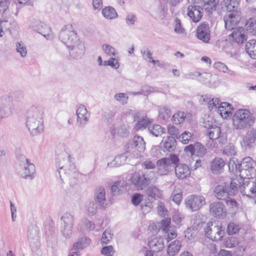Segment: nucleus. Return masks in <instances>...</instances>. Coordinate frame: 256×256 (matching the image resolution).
I'll return each instance as SVG.
<instances>
[{
  "instance_id": "nucleus-2",
  "label": "nucleus",
  "mask_w": 256,
  "mask_h": 256,
  "mask_svg": "<svg viewBox=\"0 0 256 256\" xmlns=\"http://www.w3.org/2000/svg\"><path fill=\"white\" fill-rule=\"evenodd\" d=\"M233 125L236 130L248 128L254 123L250 112L246 109L238 110L232 117Z\"/></svg>"
},
{
  "instance_id": "nucleus-19",
  "label": "nucleus",
  "mask_w": 256,
  "mask_h": 256,
  "mask_svg": "<svg viewBox=\"0 0 256 256\" xmlns=\"http://www.w3.org/2000/svg\"><path fill=\"white\" fill-rule=\"evenodd\" d=\"M224 20L226 28L230 30H234V27L240 22V18L237 12H232L225 16Z\"/></svg>"
},
{
  "instance_id": "nucleus-22",
  "label": "nucleus",
  "mask_w": 256,
  "mask_h": 256,
  "mask_svg": "<svg viewBox=\"0 0 256 256\" xmlns=\"http://www.w3.org/2000/svg\"><path fill=\"white\" fill-rule=\"evenodd\" d=\"M232 40L238 44H243L247 40V36L244 28L239 27L234 30L230 35Z\"/></svg>"
},
{
  "instance_id": "nucleus-62",
  "label": "nucleus",
  "mask_w": 256,
  "mask_h": 256,
  "mask_svg": "<svg viewBox=\"0 0 256 256\" xmlns=\"http://www.w3.org/2000/svg\"><path fill=\"white\" fill-rule=\"evenodd\" d=\"M143 198V195L140 194H134L132 198V202L134 206L138 205L142 201Z\"/></svg>"
},
{
  "instance_id": "nucleus-61",
  "label": "nucleus",
  "mask_w": 256,
  "mask_h": 256,
  "mask_svg": "<svg viewBox=\"0 0 256 256\" xmlns=\"http://www.w3.org/2000/svg\"><path fill=\"white\" fill-rule=\"evenodd\" d=\"M136 20V17L132 14H128L126 18V22L128 26H132L134 24Z\"/></svg>"
},
{
  "instance_id": "nucleus-59",
  "label": "nucleus",
  "mask_w": 256,
  "mask_h": 256,
  "mask_svg": "<svg viewBox=\"0 0 256 256\" xmlns=\"http://www.w3.org/2000/svg\"><path fill=\"white\" fill-rule=\"evenodd\" d=\"M239 229L238 226L234 222L230 223L228 226V232L230 235L236 234L238 231Z\"/></svg>"
},
{
  "instance_id": "nucleus-11",
  "label": "nucleus",
  "mask_w": 256,
  "mask_h": 256,
  "mask_svg": "<svg viewBox=\"0 0 256 256\" xmlns=\"http://www.w3.org/2000/svg\"><path fill=\"white\" fill-rule=\"evenodd\" d=\"M241 194L248 197L254 198L256 196V182L248 179H244L240 186Z\"/></svg>"
},
{
  "instance_id": "nucleus-47",
  "label": "nucleus",
  "mask_w": 256,
  "mask_h": 256,
  "mask_svg": "<svg viewBox=\"0 0 256 256\" xmlns=\"http://www.w3.org/2000/svg\"><path fill=\"white\" fill-rule=\"evenodd\" d=\"M194 134L188 131H184L178 137L179 140L184 144H187L194 139Z\"/></svg>"
},
{
  "instance_id": "nucleus-36",
  "label": "nucleus",
  "mask_w": 256,
  "mask_h": 256,
  "mask_svg": "<svg viewBox=\"0 0 256 256\" xmlns=\"http://www.w3.org/2000/svg\"><path fill=\"white\" fill-rule=\"evenodd\" d=\"M218 2V0H202L201 4L202 8L208 12H212L215 9Z\"/></svg>"
},
{
  "instance_id": "nucleus-28",
  "label": "nucleus",
  "mask_w": 256,
  "mask_h": 256,
  "mask_svg": "<svg viewBox=\"0 0 256 256\" xmlns=\"http://www.w3.org/2000/svg\"><path fill=\"white\" fill-rule=\"evenodd\" d=\"M130 148L139 152H142L146 148L145 142L142 136H136L134 137L130 144Z\"/></svg>"
},
{
  "instance_id": "nucleus-64",
  "label": "nucleus",
  "mask_w": 256,
  "mask_h": 256,
  "mask_svg": "<svg viewBox=\"0 0 256 256\" xmlns=\"http://www.w3.org/2000/svg\"><path fill=\"white\" fill-rule=\"evenodd\" d=\"M141 53L144 59L150 62L152 58V54L148 48H144L141 50Z\"/></svg>"
},
{
  "instance_id": "nucleus-10",
  "label": "nucleus",
  "mask_w": 256,
  "mask_h": 256,
  "mask_svg": "<svg viewBox=\"0 0 256 256\" xmlns=\"http://www.w3.org/2000/svg\"><path fill=\"white\" fill-rule=\"evenodd\" d=\"M61 163L58 164V166H59L58 172L61 178L62 175L70 176L73 174L76 173V168L72 160L70 155L68 154L67 158L63 160Z\"/></svg>"
},
{
  "instance_id": "nucleus-27",
  "label": "nucleus",
  "mask_w": 256,
  "mask_h": 256,
  "mask_svg": "<svg viewBox=\"0 0 256 256\" xmlns=\"http://www.w3.org/2000/svg\"><path fill=\"white\" fill-rule=\"evenodd\" d=\"M218 102V98H212L208 95H202L200 100V102L202 104H207L208 108L210 110H216L219 104Z\"/></svg>"
},
{
  "instance_id": "nucleus-18",
  "label": "nucleus",
  "mask_w": 256,
  "mask_h": 256,
  "mask_svg": "<svg viewBox=\"0 0 256 256\" xmlns=\"http://www.w3.org/2000/svg\"><path fill=\"white\" fill-rule=\"evenodd\" d=\"M68 48L70 50V56L74 59L80 58L84 53V44L80 40Z\"/></svg>"
},
{
  "instance_id": "nucleus-4",
  "label": "nucleus",
  "mask_w": 256,
  "mask_h": 256,
  "mask_svg": "<svg viewBox=\"0 0 256 256\" xmlns=\"http://www.w3.org/2000/svg\"><path fill=\"white\" fill-rule=\"evenodd\" d=\"M20 162L18 172L24 178L32 179L35 175V166L25 156L20 154L18 158Z\"/></svg>"
},
{
  "instance_id": "nucleus-15",
  "label": "nucleus",
  "mask_w": 256,
  "mask_h": 256,
  "mask_svg": "<svg viewBox=\"0 0 256 256\" xmlns=\"http://www.w3.org/2000/svg\"><path fill=\"white\" fill-rule=\"evenodd\" d=\"M14 108L12 100L9 96L0 97V114L8 116Z\"/></svg>"
},
{
  "instance_id": "nucleus-50",
  "label": "nucleus",
  "mask_w": 256,
  "mask_h": 256,
  "mask_svg": "<svg viewBox=\"0 0 256 256\" xmlns=\"http://www.w3.org/2000/svg\"><path fill=\"white\" fill-rule=\"evenodd\" d=\"M212 76L210 73L200 74V77L198 78L200 82L204 83L208 86H211V80L212 79Z\"/></svg>"
},
{
  "instance_id": "nucleus-31",
  "label": "nucleus",
  "mask_w": 256,
  "mask_h": 256,
  "mask_svg": "<svg viewBox=\"0 0 256 256\" xmlns=\"http://www.w3.org/2000/svg\"><path fill=\"white\" fill-rule=\"evenodd\" d=\"M149 200H157L162 196V192L154 186H149L146 190Z\"/></svg>"
},
{
  "instance_id": "nucleus-26",
  "label": "nucleus",
  "mask_w": 256,
  "mask_h": 256,
  "mask_svg": "<svg viewBox=\"0 0 256 256\" xmlns=\"http://www.w3.org/2000/svg\"><path fill=\"white\" fill-rule=\"evenodd\" d=\"M94 200L96 204L100 208H104L106 201V192L104 188H98L94 192Z\"/></svg>"
},
{
  "instance_id": "nucleus-35",
  "label": "nucleus",
  "mask_w": 256,
  "mask_h": 256,
  "mask_svg": "<svg viewBox=\"0 0 256 256\" xmlns=\"http://www.w3.org/2000/svg\"><path fill=\"white\" fill-rule=\"evenodd\" d=\"M246 50L252 58L256 59V40H250L246 44Z\"/></svg>"
},
{
  "instance_id": "nucleus-21",
  "label": "nucleus",
  "mask_w": 256,
  "mask_h": 256,
  "mask_svg": "<svg viewBox=\"0 0 256 256\" xmlns=\"http://www.w3.org/2000/svg\"><path fill=\"white\" fill-rule=\"evenodd\" d=\"M197 37L204 42H208L210 40V30L208 24H202L198 26Z\"/></svg>"
},
{
  "instance_id": "nucleus-33",
  "label": "nucleus",
  "mask_w": 256,
  "mask_h": 256,
  "mask_svg": "<svg viewBox=\"0 0 256 256\" xmlns=\"http://www.w3.org/2000/svg\"><path fill=\"white\" fill-rule=\"evenodd\" d=\"M91 242L90 239L86 236H82L78 238L77 241L73 245V249L74 250H82L88 246Z\"/></svg>"
},
{
  "instance_id": "nucleus-14",
  "label": "nucleus",
  "mask_w": 256,
  "mask_h": 256,
  "mask_svg": "<svg viewBox=\"0 0 256 256\" xmlns=\"http://www.w3.org/2000/svg\"><path fill=\"white\" fill-rule=\"evenodd\" d=\"M244 180L238 176L236 178L232 179L230 182H226L224 186L228 196H235L238 192V188H240V184H242Z\"/></svg>"
},
{
  "instance_id": "nucleus-55",
  "label": "nucleus",
  "mask_w": 256,
  "mask_h": 256,
  "mask_svg": "<svg viewBox=\"0 0 256 256\" xmlns=\"http://www.w3.org/2000/svg\"><path fill=\"white\" fill-rule=\"evenodd\" d=\"M225 246L226 248H234L238 244V241L237 238L234 237H230L228 238L224 242Z\"/></svg>"
},
{
  "instance_id": "nucleus-41",
  "label": "nucleus",
  "mask_w": 256,
  "mask_h": 256,
  "mask_svg": "<svg viewBox=\"0 0 256 256\" xmlns=\"http://www.w3.org/2000/svg\"><path fill=\"white\" fill-rule=\"evenodd\" d=\"M124 184L125 182L124 180H118L114 182L111 188L112 194L115 196L120 194L124 190Z\"/></svg>"
},
{
  "instance_id": "nucleus-12",
  "label": "nucleus",
  "mask_w": 256,
  "mask_h": 256,
  "mask_svg": "<svg viewBox=\"0 0 256 256\" xmlns=\"http://www.w3.org/2000/svg\"><path fill=\"white\" fill-rule=\"evenodd\" d=\"M62 220L64 222V226L62 232L65 238H70L72 234L74 223V216L70 213L66 212L62 217Z\"/></svg>"
},
{
  "instance_id": "nucleus-43",
  "label": "nucleus",
  "mask_w": 256,
  "mask_h": 256,
  "mask_svg": "<svg viewBox=\"0 0 256 256\" xmlns=\"http://www.w3.org/2000/svg\"><path fill=\"white\" fill-rule=\"evenodd\" d=\"M246 30L253 35L256 34V18H250L246 24Z\"/></svg>"
},
{
  "instance_id": "nucleus-32",
  "label": "nucleus",
  "mask_w": 256,
  "mask_h": 256,
  "mask_svg": "<svg viewBox=\"0 0 256 256\" xmlns=\"http://www.w3.org/2000/svg\"><path fill=\"white\" fill-rule=\"evenodd\" d=\"M181 247L182 242L180 240H176L171 242L167 248L168 254L170 256H175L179 252Z\"/></svg>"
},
{
  "instance_id": "nucleus-56",
  "label": "nucleus",
  "mask_w": 256,
  "mask_h": 256,
  "mask_svg": "<svg viewBox=\"0 0 256 256\" xmlns=\"http://www.w3.org/2000/svg\"><path fill=\"white\" fill-rule=\"evenodd\" d=\"M114 98L122 104H127L128 96L124 93H118L114 95Z\"/></svg>"
},
{
  "instance_id": "nucleus-25",
  "label": "nucleus",
  "mask_w": 256,
  "mask_h": 256,
  "mask_svg": "<svg viewBox=\"0 0 256 256\" xmlns=\"http://www.w3.org/2000/svg\"><path fill=\"white\" fill-rule=\"evenodd\" d=\"M240 0H223L222 8L229 12H237L240 7Z\"/></svg>"
},
{
  "instance_id": "nucleus-1",
  "label": "nucleus",
  "mask_w": 256,
  "mask_h": 256,
  "mask_svg": "<svg viewBox=\"0 0 256 256\" xmlns=\"http://www.w3.org/2000/svg\"><path fill=\"white\" fill-rule=\"evenodd\" d=\"M43 110L36 106L29 108L26 115V126L32 136L41 134L44 129Z\"/></svg>"
},
{
  "instance_id": "nucleus-38",
  "label": "nucleus",
  "mask_w": 256,
  "mask_h": 256,
  "mask_svg": "<svg viewBox=\"0 0 256 256\" xmlns=\"http://www.w3.org/2000/svg\"><path fill=\"white\" fill-rule=\"evenodd\" d=\"M221 128L218 126H212L207 130L209 138L212 140H217L220 137Z\"/></svg>"
},
{
  "instance_id": "nucleus-8",
  "label": "nucleus",
  "mask_w": 256,
  "mask_h": 256,
  "mask_svg": "<svg viewBox=\"0 0 256 256\" xmlns=\"http://www.w3.org/2000/svg\"><path fill=\"white\" fill-rule=\"evenodd\" d=\"M184 204L188 210L190 212H196L205 205L206 201L204 196L192 194L186 198L184 200Z\"/></svg>"
},
{
  "instance_id": "nucleus-46",
  "label": "nucleus",
  "mask_w": 256,
  "mask_h": 256,
  "mask_svg": "<svg viewBox=\"0 0 256 256\" xmlns=\"http://www.w3.org/2000/svg\"><path fill=\"white\" fill-rule=\"evenodd\" d=\"M186 114L184 112L178 111L172 116V121L175 124H180L184 122Z\"/></svg>"
},
{
  "instance_id": "nucleus-17",
  "label": "nucleus",
  "mask_w": 256,
  "mask_h": 256,
  "mask_svg": "<svg viewBox=\"0 0 256 256\" xmlns=\"http://www.w3.org/2000/svg\"><path fill=\"white\" fill-rule=\"evenodd\" d=\"M184 151L190 152L192 156H196L202 158L206 154V148L200 143L196 142L194 144H190L184 148Z\"/></svg>"
},
{
  "instance_id": "nucleus-49",
  "label": "nucleus",
  "mask_w": 256,
  "mask_h": 256,
  "mask_svg": "<svg viewBox=\"0 0 256 256\" xmlns=\"http://www.w3.org/2000/svg\"><path fill=\"white\" fill-rule=\"evenodd\" d=\"M182 192L180 188H174L172 191L170 198L176 204H179L182 200Z\"/></svg>"
},
{
  "instance_id": "nucleus-16",
  "label": "nucleus",
  "mask_w": 256,
  "mask_h": 256,
  "mask_svg": "<svg viewBox=\"0 0 256 256\" xmlns=\"http://www.w3.org/2000/svg\"><path fill=\"white\" fill-rule=\"evenodd\" d=\"M202 8L200 6L190 4L187 8V14L195 23L198 22L202 17Z\"/></svg>"
},
{
  "instance_id": "nucleus-58",
  "label": "nucleus",
  "mask_w": 256,
  "mask_h": 256,
  "mask_svg": "<svg viewBox=\"0 0 256 256\" xmlns=\"http://www.w3.org/2000/svg\"><path fill=\"white\" fill-rule=\"evenodd\" d=\"M112 238V234L110 230H106L102 234L101 238V242L103 244H108L110 240Z\"/></svg>"
},
{
  "instance_id": "nucleus-53",
  "label": "nucleus",
  "mask_w": 256,
  "mask_h": 256,
  "mask_svg": "<svg viewBox=\"0 0 256 256\" xmlns=\"http://www.w3.org/2000/svg\"><path fill=\"white\" fill-rule=\"evenodd\" d=\"M150 120L148 118H142L140 119V120L135 125V129L136 130L144 129L148 125V124L150 122Z\"/></svg>"
},
{
  "instance_id": "nucleus-54",
  "label": "nucleus",
  "mask_w": 256,
  "mask_h": 256,
  "mask_svg": "<svg viewBox=\"0 0 256 256\" xmlns=\"http://www.w3.org/2000/svg\"><path fill=\"white\" fill-rule=\"evenodd\" d=\"M16 46L17 52L20 53L22 57L26 56L27 54V50L24 43L16 42Z\"/></svg>"
},
{
  "instance_id": "nucleus-30",
  "label": "nucleus",
  "mask_w": 256,
  "mask_h": 256,
  "mask_svg": "<svg viewBox=\"0 0 256 256\" xmlns=\"http://www.w3.org/2000/svg\"><path fill=\"white\" fill-rule=\"evenodd\" d=\"M231 105L227 102H222L217 107L218 112L224 118H226L232 114Z\"/></svg>"
},
{
  "instance_id": "nucleus-60",
  "label": "nucleus",
  "mask_w": 256,
  "mask_h": 256,
  "mask_svg": "<svg viewBox=\"0 0 256 256\" xmlns=\"http://www.w3.org/2000/svg\"><path fill=\"white\" fill-rule=\"evenodd\" d=\"M101 252L106 256H112L114 250L112 246H109L104 247L101 250Z\"/></svg>"
},
{
  "instance_id": "nucleus-44",
  "label": "nucleus",
  "mask_w": 256,
  "mask_h": 256,
  "mask_svg": "<svg viewBox=\"0 0 256 256\" xmlns=\"http://www.w3.org/2000/svg\"><path fill=\"white\" fill-rule=\"evenodd\" d=\"M112 135L117 133L122 137H126L129 134V130L127 127L123 124L118 126L116 130H112L110 132Z\"/></svg>"
},
{
  "instance_id": "nucleus-63",
  "label": "nucleus",
  "mask_w": 256,
  "mask_h": 256,
  "mask_svg": "<svg viewBox=\"0 0 256 256\" xmlns=\"http://www.w3.org/2000/svg\"><path fill=\"white\" fill-rule=\"evenodd\" d=\"M214 68L218 70L219 71L226 72H228V67L224 63L220 62H216L214 64Z\"/></svg>"
},
{
  "instance_id": "nucleus-9",
  "label": "nucleus",
  "mask_w": 256,
  "mask_h": 256,
  "mask_svg": "<svg viewBox=\"0 0 256 256\" xmlns=\"http://www.w3.org/2000/svg\"><path fill=\"white\" fill-rule=\"evenodd\" d=\"M205 232L207 236L213 241L221 240L224 234L222 226H219L216 222H208Z\"/></svg>"
},
{
  "instance_id": "nucleus-5",
  "label": "nucleus",
  "mask_w": 256,
  "mask_h": 256,
  "mask_svg": "<svg viewBox=\"0 0 256 256\" xmlns=\"http://www.w3.org/2000/svg\"><path fill=\"white\" fill-rule=\"evenodd\" d=\"M179 162L178 157L175 154L170 155L169 158H164L156 162L157 172L160 176L167 174L174 167L172 164H176Z\"/></svg>"
},
{
  "instance_id": "nucleus-42",
  "label": "nucleus",
  "mask_w": 256,
  "mask_h": 256,
  "mask_svg": "<svg viewBox=\"0 0 256 256\" xmlns=\"http://www.w3.org/2000/svg\"><path fill=\"white\" fill-rule=\"evenodd\" d=\"M224 164V162L222 158H216L211 162V170L212 172L216 171L223 168Z\"/></svg>"
},
{
  "instance_id": "nucleus-45",
  "label": "nucleus",
  "mask_w": 256,
  "mask_h": 256,
  "mask_svg": "<svg viewBox=\"0 0 256 256\" xmlns=\"http://www.w3.org/2000/svg\"><path fill=\"white\" fill-rule=\"evenodd\" d=\"M148 130L154 136H158L164 133V129L159 124L150 125Z\"/></svg>"
},
{
  "instance_id": "nucleus-52",
  "label": "nucleus",
  "mask_w": 256,
  "mask_h": 256,
  "mask_svg": "<svg viewBox=\"0 0 256 256\" xmlns=\"http://www.w3.org/2000/svg\"><path fill=\"white\" fill-rule=\"evenodd\" d=\"M164 232V237L168 242L175 238L178 236L177 232L174 228H169L168 230Z\"/></svg>"
},
{
  "instance_id": "nucleus-48",
  "label": "nucleus",
  "mask_w": 256,
  "mask_h": 256,
  "mask_svg": "<svg viewBox=\"0 0 256 256\" xmlns=\"http://www.w3.org/2000/svg\"><path fill=\"white\" fill-rule=\"evenodd\" d=\"M176 140L173 136H168L164 143V147L166 150L170 152L175 149Z\"/></svg>"
},
{
  "instance_id": "nucleus-29",
  "label": "nucleus",
  "mask_w": 256,
  "mask_h": 256,
  "mask_svg": "<svg viewBox=\"0 0 256 256\" xmlns=\"http://www.w3.org/2000/svg\"><path fill=\"white\" fill-rule=\"evenodd\" d=\"M38 228L35 226H31L28 230V239L30 246H36L38 240Z\"/></svg>"
},
{
  "instance_id": "nucleus-20",
  "label": "nucleus",
  "mask_w": 256,
  "mask_h": 256,
  "mask_svg": "<svg viewBox=\"0 0 256 256\" xmlns=\"http://www.w3.org/2000/svg\"><path fill=\"white\" fill-rule=\"evenodd\" d=\"M148 245L151 251L156 252H160L164 248L163 238L160 236H152Z\"/></svg>"
},
{
  "instance_id": "nucleus-57",
  "label": "nucleus",
  "mask_w": 256,
  "mask_h": 256,
  "mask_svg": "<svg viewBox=\"0 0 256 256\" xmlns=\"http://www.w3.org/2000/svg\"><path fill=\"white\" fill-rule=\"evenodd\" d=\"M102 49L104 52L108 56H114L116 50L114 48L108 44H104L102 46Z\"/></svg>"
},
{
  "instance_id": "nucleus-23",
  "label": "nucleus",
  "mask_w": 256,
  "mask_h": 256,
  "mask_svg": "<svg viewBox=\"0 0 256 256\" xmlns=\"http://www.w3.org/2000/svg\"><path fill=\"white\" fill-rule=\"evenodd\" d=\"M77 122L80 126H84L88 121L89 114L86 108L80 105L76 110Z\"/></svg>"
},
{
  "instance_id": "nucleus-51",
  "label": "nucleus",
  "mask_w": 256,
  "mask_h": 256,
  "mask_svg": "<svg viewBox=\"0 0 256 256\" xmlns=\"http://www.w3.org/2000/svg\"><path fill=\"white\" fill-rule=\"evenodd\" d=\"M170 115L171 110L170 107L168 106H163L160 108L159 116L161 118L166 120L168 118Z\"/></svg>"
},
{
  "instance_id": "nucleus-7",
  "label": "nucleus",
  "mask_w": 256,
  "mask_h": 256,
  "mask_svg": "<svg viewBox=\"0 0 256 256\" xmlns=\"http://www.w3.org/2000/svg\"><path fill=\"white\" fill-rule=\"evenodd\" d=\"M154 173H134L131 178L132 184L138 190H142L146 188L154 180Z\"/></svg>"
},
{
  "instance_id": "nucleus-40",
  "label": "nucleus",
  "mask_w": 256,
  "mask_h": 256,
  "mask_svg": "<svg viewBox=\"0 0 256 256\" xmlns=\"http://www.w3.org/2000/svg\"><path fill=\"white\" fill-rule=\"evenodd\" d=\"M214 192L215 196L218 200H225L228 196L224 186L220 185L216 186Z\"/></svg>"
},
{
  "instance_id": "nucleus-13",
  "label": "nucleus",
  "mask_w": 256,
  "mask_h": 256,
  "mask_svg": "<svg viewBox=\"0 0 256 256\" xmlns=\"http://www.w3.org/2000/svg\"><path fill=\"white\" fill-rule=\"evenodd\" d=\"M210 213L212 216L218 218H224L226 214L224 205L220 202H213L209 206Z\"/></svg>"
},
{
  "instance_id": "nucleus-34",
  "label": "nucleus",
  "mask_w": 256,
  "mask_h": 256,
  "mask_svg": "<svg viewBox=\"0 0 256 256\" xmlns=\"http://www.w3.org/2000/svg\"><path fill=\"white\" fill-rule=\"evenodd\" d=\"M102 14L108 20H113L118 17V14L115 9L110 6L103 8L102 10Z\"/></svg>"
},
{
  "instance_id": "nucleus-24",
  "label": "nucleus",
  "mask_w": 256,
  "mask_h": 256,
  "mask_svg": "<svg viewBox=\"0 0 256 256\" xmlns=\"http://www.w3.org/2000/svg\"><path fill=\"white\" fill-rule=\"evenodd\" d=\"M175 166V174L179 179L186 178L190 174L188 166L184 164H176Z\"/></svg>"
},
{
  "instance_id": "nucleus-3",
  "label": "nucleus",
  "mask_w": 256,
  "mask_h": 256,
  "mask_svg": "<svg viewBox=\"0 0 256 256\" xmlns=\"http://www.w3.org/2000/svg\"><path fill=\"white\" fill-rule=\"evenodd\" d=\"M240 178L250 179L256 176V162L250 157H246L242 159L238 165Z\"/></svg>"
},
{
  "instance_id": "nucleus-37",
  "label": "nucleus",
  "mask_w": 256,
  "mask_h": 256,
  "mask_svg": "<svg viewBox=\"0 0 256 256\" xmlns=\"http://www.w3.org/2000/svg\"><path fill=\"white\" fill-rule=\"evenodd\" d=\"M126 156L124 154H120L116 156L112 162L107 164V167L114 168L118 166L124 164Z\"/></svg>"
},
{
  "instance_id": "nucleus-6",
  "label": "nucleus",
  "mask_w": 256,
  "mask_h": 256,
  "mask_svg": "<svg viewBox=\"0 0 256 256\" xmlns=\"http://www.w3.org/2000/svg\"><path fill=\"white\" fill-rule=\"evenodd\" d=\"M59 38L67 47L80 40L72 25L70 24H66L62 28L60 32Z\"/></svg>"
},
{
  "instance_id": "nucleus-39",
  "label": "nucleus",
  "mask_w": 256,
  "mask_h": 256,
  "mask_svg": "<svg viewBox=\"0 0 256 256\" xmlns=\"http://www.w3.org/2000/svg\"><path fill=\"white\" fill-rule=\"evenodd\" d=\"M96 228L95 224L87 218L82 220L80 231L82 232H90Z\"/></svg>"
}]
</instances>
